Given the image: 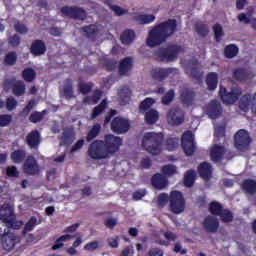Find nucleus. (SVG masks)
<instances>
[{
	"instance_id": "bb28decb",
	"label": "nucleus",
	"mask_w": 256,
	"mask_h": 256,
	"mask_svg": "<svg viewBox=\"0 0 256 256\" xmlns=\"http://www.w3.org/2000/svg\"><path fill=\"white\" fill-rule=\"evenodd\" d=\"M63 93L67 101H71V99L75 97V92L73 91V80L71 78H67L64 81Z\"/></svg>"
},
{
	"instance_id": "4d7b16f0",
	"label": "nucleus",
	"mask_w": 256,
	"mask_h": 256,
	"mask_svg": "<svg viewBox=\"0 0 256 256\" xmlns=\"http://www.w3.org/2000/svg\"><path fill=\"white\" fill-rule=\"evenodd\" d=\"M8 43L10 47H13V48L19 47L21 45V36L18 34H14L10 36L8 39Z\"/></svg>"
},
{
	"instance_id": "cd10ccee",
	"label": "nucleus",
	"mask_w": 256,
	"mask_h": 256,
	"mask_svg": "<svg viewBox=\"0 0 256 256\" xmlns=\"http://www.w3.org/2000/svg\"><path fill=\"white\" fill-rule=\"evenodd\" d=\"M253 96L251 94H245L240 98L239 108L242 111H249L250 107L254 105Z\"/></svg>"
},
{
	"instance_id": "dca6fc26",
	"label": "nucleus",
	"mask_w": 256,
	"mask_h": 256,
	"mask_svg": "<svg viewBox=\"0 0 256 256\" xmlns=\"http://www.w3.org/2000/svg\"><path fill=\"white\" fill-rule=\"evenodd\" d=\"M1 244L5 251H13L17 245V236L13 233H4L1 237Z\"/></svg>"
},
{
	"instance_id": "c756f323",
	"label": "nucleus",
	"mask_w": 256,
	"mask_h": 256,
	"mask_svg": "<svg viewBox=\"0 0 256 256\" xmlns=\"http://www.w3.org/2000/svg\"><path fill=\"white\" fill-rule=\"evenodd\" d=\"M242 189L247 195H255L256 193V180L246 179L242 183Z\"/></svg>"
},
{
	"instance_id": "603ef678",
	"label": "nucleus",
	"mask_w": 256,
	"mask_h": 256,
	"mask_svg": "<svg viewBox=\"0 0 256 256\" xmlns=\"http://www.w3.org/2000/svg\"><path fill=\"white\" fill-rule=\"evenodd\" d=\"M4 63L10 67H12V65H15V63H17V52L15 51L8 52L5 55Z\"/></svg>"
},
{
	"instance_id": "ddd939ff",
	"label": "nucleus",
	"mask_w": 256,
	"mask_h": 256,
	"mask_svg": "<svg viewBox=\"0 0 256 256\" xmlns=\"http://www.w3.org/2000/svg\"><path fill=\"white\" fill-rule=\"evenodd\" d=\"M195 91L191 88H184L180 91L179 101L184 107H191L195 103Z\"/></svg>"
},
{
	"instance_id": "5701e85b",
	"label": "nucleus",
	"mask_w": 256,
	"mask_h": 256,
	"mask_svg": "<svg viewBox=\"0 0 256 256\" xmlns=\"http://www.w3.org/2000/svg\"><path fill=\"white\" fill-rule=\"evenodd\" d=\"M198 173L202 179H211L213 175V167L209 162H202L198 166Z\"/></svg>"
},
{
	"instance_id": "2eb2a0df",
	"label": "nucleus",
	"mask_w": 256,
	"mask_h": 256,
	"mask_svg": "<svg viewBox=\"0 0 256 256\" xmlns=\"http://www.w3.org/2000/svg\"><path fill=\"white\" fill-rule=\"evenodd\" d=\"M223 113V107L217 100H211L207 105V115L210 119H219Z\"/></svg>"
},
{
	"instance_id": "09e8293b",
	"label": "nucleus",
	"mask_w": 256,
	"mask_h": 256,
	"mask_svg": "<svg viewBox=\"0 0 256 256\" xmlns=\"http://www.w3.org/2000/svg\"><path fill=\"white\" fill-rule=\"evenodd\" d=\"M78 91L82 95H88V93H91V91H93V83L92 82H89V83L79 82Z\"/></svg>"
},
{
	"instance_id": "aec40b11",
	"label": "nucleus",
	"mask_w": 256,
	"mask_h": 256,
	"mask_svg": "<svg viewBox=\"0 0 256 256\" xmlns=\"http://www.w3.org/2000/svg\"><path fill=\"white\" fill-rule=\"evenodd\" d=\"M80 31H82V33H85L86 39H89V41H92V43H95V41H97V35L99 33V27H97V25L90 24L83 26L82 28H80Z\"/></svg>"
},
{
	"instance_id": "a18cd8bd",
	"label": "nucleus",
	"mask_w": 256,
	"mask_h": 256,
	"mask_svg": "<svg viewBox=\"0 0 256 256\" xmlns=\"http://www.w3.org/2000/svg\"><path fill=\"white\" fill-rule=\"evenodd\" d=\"M37 227V217L32 216L28 220V222L25 224L24 229L22 231V235H27V233L33 231Z\"/></svg>"
},
{
	"instance_id": "680f3d73",
	"label": "nucleus",
	"mask_w": 256,
	"mask_h": 256,
	"mask_svg": "<svg viewBox=\"0 0 256 256\" xmlns=\"http://www.w3.org/2000/svg\"><path fill=\"white\" fill-rule=\"evenodd\" d=\"M214 37L217 42L221 41V37H223V26L220 24H215L213 26Z\"/></svg>"
},
{
	"instance_id": "37998d69",
	"label": "nucleus",
	"mask_w": 256,
	"mask_h": 256,
	"mask_svg": "<svg viewBox=\"0 0 256 256\" xmlns=\"http://www.w3.org/2000/svg\"><path fill=\"white\" fill-rule=\"evenodd\" d=\"M107 109V100L104 99L102 100V102L96 106L91 114V118L92 119H97V117H99V115H101V113H103L105 110Z\"/></svg>"
},
{
	"instance_id": "2f4dec72",
	"label": "nucleus",
	"mask_w": 256,
	"mask_h": 256,
	"mask_svg": "<svg viewBox=\"0 0 256 256\" xmlns=\"http://www.w3.org/2000/svg\"><path fill=\"white\" fill-rule=\"evenodd\" d=\"M103 96V92L99 89L94 90L92 96H86L83 99V103L89 105V103H93V105H97Z\"/></svg>"
},
{
	"instance_id": "58836bf2",
	"label": "nucleus",
	"mask_w": 256,
	"mask_h": 256,
	"mask_svg": "<svg viewBox=\"0 0 256 256\" xmlns=\"http://www.w3.org/2000/svg\"><path fill=\"white\" fill-rule=\"evenodd\" d=\"M11 160L16 163H23L25 161V157H27V153L25 150H15L11 153Z\"/></svg>"
},
{
	"instance_id": "e433bc0d",
	"label": "nucleus",
	"mask_w": 256,
	"mask_h": 256,
	"mask_svg": "<svg viewBox=\"0 0 256 256\" xmlns=\"http://www.w3.org/2000/svg\"><path fill=\"white\" fill-rule=\"evenodd\" d=\"M101 133V124H95L92 126V128L88 131V134L86 136L87 143H91L94 139H97L99 137V134Z\"/></svg>"
},
{
	"instance_id": "c85d7f7f",
	"label": "nucleus",
	"mask_w": 256,
	"mask_h": 256,
	"mask_svg": "<svg viewBox=\"0 0 256 256\" xmlns=\"http://www.w3.org/2000/svg\"><path fill=\"white\" fill-rule=\"evenodd\" d=\"M135 37H137V35L135 34V31L131 29L124 30L120 35V41L122 45H131V43L135 41Z\"/></svg>"
},
{
	"instance_id": "6e6552de",
	"label": "nucleus",
	"mask_w": 256,
	"mask_h": 256,
	"mask_svg": "<svg viewBox=\"0 0 256 256\" xmlns=\"http://www.w3.org/2000/svg\"><path fill=\"white\" fill-rule=\"evenodd\" d=\"M219 95L223 103L226 105H233L239 101L242 91L239 88H231V91H227V88L220 86Z\"/></svg>"
},
{
	"instance_id": "b1692460",
	"label": "nucleus",
	"mask_w": 256,
	"mask_h": 256,
	"mask_svg": "<svg viewBox=\"0 0 256 256\" xmlns=\"http://www.w3.org/2000/svg\"><path fill=\"white\" fill-rule=\"evenodd\" d=\"M179 110L177 108H170L167 112V119L171 121L172 125H181L185 122L184 116H177Z\"/></svg>"
},
{
	"instance_id": "de8ad7c7",
	"label": "nucleus",
	"mask_w": 256,
	"mask_h": 256,
	"mask_svg": "<svg viewBox=\"0 0 256 256\" xmlns=\"http://www.w3.org/2000/svg\"><path fill=\"white\" fill-rule=\"evenodd\" d=\"M73 143V132L71 130H64L61 136L60 145H71Z\"/></svg>"
},
{
	"instance_id": "5fc2aeb1",
	"label": "nucleus",
	"mask_w": 256,
	"mask_h": 256,
	"mask_svg": "<svg viewBox=\"0 0 256 256\" xmlns=\"http://www.w3.org/2000/svg\"><path fill=\"white\" fill-rule=\"evenodd\" d=\"M173 99H175V90L170 89V90L162 97V105H171V103H173Z\"/></svg>"
},
{
	"instance_id": "473e14b6",
	"label": "nucleus",
	"mask_w": 256,
	"mask_h": 256,
	"mask_svg": "<svg viewBox=\"0 0 256 256\" xmlns=\"http://www.w3.org/2000/svg\"><path fill=\"white\" fill-rule=\"evenodd\" d=\"M249 75V70L245 68H237L233 71V79L235 81H247Z\"/></svg>"
},
{
	"instance_id": "774afa93",
	"label": "nucleus",
	"mask_w": 256,
	"mask_h": 256,
	"mask_svg": "<svg viewBox=\"0 0 256 256\" xmlns=\"http://www.w3.org/2000/svg\"><path fill=\"white\" fill-rule=\"evenodd\" d=\"M165 252L161 248H151L148 251V256H163Z\"/></svg>"
},
{
	"instance_id": "79ce46f5",
	"label": "nucleus",
	"mask_w": 256,
	"mask_h": 256,
	"mask_svg": "<svg viewBox=\"0 0 256 256\" xmlns=\"http://www.w3.org/2000/svg\"><path fill=\"white\" fill-rule=\"evenodd\" d=\"M73 235L71 234H66V235H62L60 236L58 239H56L55 244L52 246V251H57V249H61V247H63V242L65 241H70V239H73Z\"/></svg>"
},
{
	"instance_id": "39448f33",
	"label": "nucleus",
	"mask_w": 256,
	"mask_h": 256,
	"mask_svg": "<svg viewBox=\"0 0 256 256\" xmlns=\"http://www.w3.org/2000/svg\"><path fill=\"white\" fill-rule=\"evenodd\" d=\"M0 211H5V214H0V219L6 224L8 229H21L22 225H25L23 221H17L15 210L9 204L1 206Z\"/></svg>"
},
{
	"instance_id": "a211bd4d",
	"label": "nucleus",
	"mask_w": 256,
	"mask_h": 256,
	"mask_svg": "<svg viewBox=\"0 0 256 256\" xmlns=\"http://www.w3.org/2000/svg\"><path fill=\"white\" fill-rule=\"evenodd\" d=\"M30 53L34 55V57H41V55L47 53V45H45L43 40L36 39L30 45Z\"/></svg>"
},
{
	"instance_id": "7c9ffc66",
	"label": "nucleus",
	"mask_w": 256,
	"mask_h": 256,
	"mask_svg": "<svg viewBox=\"0 0 256 256\" xmlns=\"http://www.w3.org/2000/svg\"><path fill=\"white\" fill-rule=\"evenodd\" d=\"M118 97L121 105H127L131 101V89L122 87L118 90Z\"/></svg>"
},
{
	"instance_id": "423d86ee",
	"label": "nucleus",
	"mask_w": 256,
	"mask_h": 256,
	"mask_svg": "<svg viewBox=\"0 0 256 256\" xmlns=\"http://www.w3.org/2000/svg\"><path fill=\"white\" fill-rule=\"evenodd\" d=\"M186 205L185 197H183V193H181V191L173 190L170 192L169 207L171 213H174V215H180V213L185 211Z\"/></svg>"
},
{
	"instance_id": "4c0bfd02",
	"label": "nucleus",
	"mask_w": 256,
	"mask_h": 256,
	"mask_svg": "<svg viewBox=\"0 0 256 256\" xmlns=\"http://www.w3.org/2000/svg\"><path fill=\"white\" fill-rule=\"evenodd\" d=\"M22 78L26 83H33V80L37 79V72L33 68H25L22 71Z\"/></svg>"
},
{
	"instance_id": "72a5a7b5",
	"label": "nucleus",
	"mask_w": 256,
	"mask_h": 256,
	"mask_svg": "<svg viewBox=\"0 0 256 256\" xmlns=\"http://www.w3.org/2000/svg\"><path fill=\"white\" fill-rule=\"evenodd\" d=\"M25 82L18 80L12 85V93L15 97H23L25 95Z\"/></svg>"
},
{
	"instance_id": "a19ab883",
	"label": "nucleus",
	"mask_w": 256,
	"mask_h": 256,
	"mask_svg": "<svg viewBox=\"0 0 256 256\" xmlns=\"http://www.w3.org/2000/svg\"><path fill=\"white\" fill-rule=\"evenodd\" d=\"M45 115H47V110H42L41 112L34 111L29 116V121H30V123H41V121H43V119H45Z\"/></svg>"
},
{
	"instance_id": "f8f14e48",
	"label": "nucleus",
	"mask_w": 256,
	"mask_h": 256,
	"mask_svg": "<svg viewBox=\"0 0 256 256\" xmlns=\"http://www.w3.org/2000/svg\"><path fill=\"white\" fill-rule=\"evenodd\" d=\"M23 171L26 175H39V163H37V159L33 155H29L24 164Z\"/></svg>"
},
{
	"instance_id": "bf43d9fd",
	"label": "nucleus",
	"mask_w": 256,
	"mask_h": 256,
	"mask_svg": "<svg viewBox=\"0 0 256 256\" xmlns=\"http://www.w3.org/2000/svg\"><path fill=\"white\" fill-rule=\"evenodd\" d=\"M139 21L142 25H149V23H153L155 21V15L153 14H144L139 16Z\"/></svg>"
},
{
	"instance_id": "f257e3e1",
	"label": "nucleus",
	"mask_w": 256,
	"mask_h": 256,
	"mask_svg": "<svg viewBox=\"0 0 256 256\" xmlns=\"http://www.w3.org/2000/svg\"><path fill=\"white\" fill-rule=\"evenodd\" d=\"M123 145V138L113 134H106L104 140H94L88 147L90 159L100 161L101 159H111Z\"/></svg>"
},
{
	"instance_id": "3c124183",
	"label": "nucleus",
	"mask_w": 256,
	"mask_h": 256,
	"mask_svg": "<svg viewBox=\"0 0 256 256\" xmlns=\"http://www.w3.org/2000/svg\"><path fill=\"white\" fill-rule=\"evenodd\" d=\"M161 171L166 177H173L177 173V166L167 164L162 167Z\"/></svg>"
},
{
	"instance_id": "f03ea898",
	"label": "nucleus",
	"mask_w": 256,
	"mask_h": 256,
	"mask_svg": "<svg viewBox=\"0 0 256 256\" xmlns=\"http://www.w3.org/2000/svg\"><path fill=\"white\" fill-rule=\"evenodd\" d=\"M177 33V20L168 19L155 25L148 33L146 45L148 47H159L163 45L169 37H173Z\"/></svg>"
},
{
	"instance_id": "864d4df0",
	"label": "nucleus",
	"mask_w": 256,
	"mask_h": 256,
	"mask_svg": "<svg viewBox=\"0 0 256 256\" xmlns=\"http://www.w3.org/2000/svg\"><path fill=\"white\" fill-rule=\"evenodd\" d=\"M155 103V99L153 98H146L144 99L140 105L139 110L143 113L145 111H149L151 109V106Z\"/></svg>"
},
{
	"instance_id": "4468645a",
	"label": "nucleus",
	"mask_w": 256,
	"mask_h": 256,
	"mask_svg": "<svg viewBox=\"0 0 256 256\" xmlns=\"http://www.w3.org/2000/svg\"><path fill=\"white\" fill-rule=\"evenodd\" d=\"M178 71L177 68H155L152 70V77L156 81H165L169 75H175Z\"/></svg>"
},
{
	"instance_id": "f3484780",
	"label": "nucleus",
	"mask_w": 256,
	"mask_h": 256,
	"mask_svg": "<svg viewBox=\"0 0 256 256\" xmlns=\"http://www.w3.org/2000/svg\"><path fill=\"white\" fill-rule=\"evenodd\" d=\"M225 146L215 144L210 150V159L213 163H221L225 157Z\"/></svg>"
},
{
	"instance_id": "c9c22d12",
	"label": "nucleus",
	"mask_w": 256,
	"mask_h": 256,
	"mask_svg": "<svg viewBox=\"0 0 256 256\" xmlns=\"http://www.w3.org/2000/svg\"><path fill=\"white\" fill-rule=\"evenodd\" d=\"M224 55L226 59H233L239 55V47L235 44H229L224 48Z\"/></svg>"
},
{
	"instance_id": "9b49d317",
	"label": "nucleus",
	"mask_w": 256,
	"mask_h": 256,
	"mask_svg": "<svg viewBox=\"0 0 256 256\" xmlns=\"http://www.w3.org/2000/svg\"><path fill=\"white\" fill-rule=\"evenodd\" d=\"M129 129H131V124L129 120L125 118L117 116L111 122V130L117 135H123V133H127Z\"/></svg>"
},
{
	"instance_id": "49530a36",
	"label": "nucleus",
	"mask_w": 256,
	"mask_h": 256,
	"mask_svg": "<svg viewBox=\"0 0 256 256\" xmlns=\"http://www.w3.org/2000/svg\"><path fill=\"white\" fill-rule=\"evenodd\" d=\"M195 184V171L188 170L184 176V185L185 187H193Z\"/></svg>"
},
{
	"instance_id": "393cba45",
	"label": "nucleus",
	"mask_w": 256,
	"mask_h": 256,
	"mask_svg": "<svg viewBox=\"0 0 256 256\" xmlns=\"http://www.w3.org/2000/svg\"><path fill=\"white\" fill-rule=\"evenodd\" d=\"M133 69V58L126 57L120 61L118 72L119 75H126Z\"/></svg>"
},
{
	"instance_id": "69168bd1",
	"label": "nucleus",
	"mask_w": 256,
	"mask_h": 256,
	"mask_svg": "<svg viewBox=\"0 0 256 256\" xmlns=\"http://www.w3.org/2000/svg\"><path fill=\"white\" fill-rule=\"evenodd\" d=\"M97 249H99V241H97V240L88 242L84 246V251H97Z\"/></svg>"
},
{
	"instance_id": "e2e57ef3",
	"label": "nucleus",
	"mask_w": 256,
	"mask_h": 256,
	"mask_svg": "<svg viewBox=\"0 0 256 256\" xmlns=\"http://www.w3.org/2000/svg\"><path fill=\"white\" fill-rule=\"evenodd\" d=\"M17 108V100L13 96H9L6 99V109L7 111H13Z\"/></svg>"
},
{
	"instance_id": "4be33fe9",
	"label": "nucleus",
	"mask_w": 256,
	"mask_h": 256,
	"mask_svg": "<svg viewBox=\"0 0 256 256\" xmlns=\"http://www.w3.org/2000/svg\"><path fill=\"white\" fill-rule=\"evenodd\" d=\"M203 227L207 233H217L219 220L213 216H208L204 219Z\"/></svg>"
},
{
	"instance_id": "0eeeda50",
	"label": "nucleus",
	"mask_w": 256,
	"mask_h": 256,
	"mask_svg": "<svg viewBox=\"0 0 256 256\" xmlns=\"http://www.w3.org/2000/svg\"><path fill=\"white\" fill-rule=\"evenodd\" d=\"M60 12L64 17H69L75 21H85L87 19V10L78 6H63Z\"/></svg>"
},
{
	"instance_id": "0e129e2a",
	"label": "nucleus",
	"mask_w": 256,
	"mask_h": 256,
	"mask_svg": "<svg viewBox=\"0 0 256 256\" xmlns=\"http://www.w3.org/2000/svg\"><path fill=\"white\" fill-rule=\"evenodd\" d=\"M196 32L201 37H207V35H209V28H207L205 24H199L196 26Z\"/></svg>"
},
{
	"instance_id": "8fccbe9b",
	"label": "nucleus",
	"mask_w": 256,
	"mask_h": 256,
	"mask_svg": "<svg viewBox=\"0 0 256 256\" xmlns=\"http://www.w3.org/2000/svg\"><path fill=\"white\" fill-rule=\"evenodd\" d=\"M223 223H231L234 219L233 212L229 209H223L219 216Z\"/></svg>"
},
{
	"instance_id": "c03bdc74",
	"label": "nucleus",
	"mask_w": 256,
	"mask_h": 256,
	"mask_svg": "<svg viewBox=\"0 0 256 256\" xmlns=\"http://www.w3.org/2000/svg\"><path fill=\"white\" fill-rule=\"evenodd\" d=\"M209 212L211 215H216L219 217L221 215V212L223 211V205L217 201H212L209 203Z\"/></svg>"
},
{
	"instance_id": "f704fd0d",
	"label": "nucleus",
	"mask_w": 256,
	"mask_h": 256,
	"mask_svg": "<svg viewBox=\"0 0 256 256\" xmlns=\"http://www.w3.org/2000/svg\"><path fill=\"white\" fill-rule=\"evenodd\" d=\"M159 121V112L155 109H150L145 113V122L147 125H155Z\"/></svg>"
},
{
	"instance_id": "052dcab7",
	"label": "nucleus",
	"mask_w": 256,
	"mask_h": 256,
	"mask_svg": "<svg viewBox=\"0 0 256 256\" xmlns=\"http://www.w3.org/2000/svg\"><path fill=\"white\" fill-rule=\"evenodd\" d=\"M171 201V194L161 193L158 195V204L162 207L170 203Z\"/></svg>"
},
{
	"instance_id": "13d9d810",
	"label": "nucleus",
	"mask_w": 256,
	"mask_h": 256,
	"mask_svg": "<svg viewBox=\"0 0 256 256\" xmlns=\"http://www.w3.org/2000/svg\"><path fill=\"white\" fill-rule=\"evenodd\" d=\"M13 121V116L10 114H1L0 115V127H7Z\"/></svg>"
},
{
	"instance_id": "412c9836",
	"label": "nucleus",
	"mask_w": 256,
	"mask_h": 256,
	"mask_svg": "<svg viewBox=\"0 0 256 256\" xmlns=\"http://www.w3.org/2000/svg\"><path fill=\"white\" fill-rule=\"evenodd\" d=\"M151 183L154 189L161 191L167 187L169 181L167 180V177L163 176V174L156 173L152 176Z\"/></svg>"
},
{
	"instance_id": "ea45409f",
	"label": "nucleus",
	"mask_w": 256,
	"mask_h": 256,
	"mask_svg": "<svg viewBox=\"0 0 256 256\" xmlns=\"http://www.w3.org/2000/svg\"><path fill=\"white\" fill-rule=\"evenodd\" d=\"M193 67L190 69V76L192 79H196V81H201V77H203V74L198 69L199 61L198 60H192Z\"/></svg>"
},
{
	"instance_id": "6e6d98bb",
	"label": "nucleus",
	"mask_w": 256,
	"mask_h": 256,
	"mask_svg": "<svg viewBox=\"0 0 256 256\" xmlns=\"http://www.w3.org/2000/svg\"><path fill=\"white\" fill-rule=\"evenodd\" d=\"M178 146H179V139L173 138V137H169L166 139V147L168 151H175V149H177Z\"/></svg>"
},
{
	"instance_id": "a878e982",
	"label": "nucleus",
	"mask_w": 256,
	"mask_h": 256,
	"mask_svg": "<svg viewBox=\"0 0 256 256\" xmlns=\"http://www.w3.org/2000/svg\"><path fill=\"white\" fill-rule=\"evenodd\" d=\"M217 83H219V75L217 72H210L206 76V85L208 91H215L217 89Z\"/></svg>"
},
{
	"instance_id": "20e7f679",
	"label": "nucleus",
	"mask_w": 256,
	"mask_h": 256,
	"mask_svg": "<svg viewBox=\"0 0 256 256\" xmlns=\"http://www.w3.org/2000/svg\"><path fill=\"white\" fill-rule=\"evenodd\" d=\"M179 53H183V47L177 44H170L166 47H160L156 50L155 56L160 61L171 63L179 57Z\"/></svg>"
},
{
	"instance_id": "7ed1b4c3",
	"label": "nucleus",
	"mask_w": 256,
	"mask_h": 256,
	"mask_svg": "<svg viewBox=\"0 0 256 256\" xmlns=\"http://www.w3.org/2000/svg\"><path fill=\"white\" fill-rule=\"evenodd\" d=\"M165 136L159 132H147L142 138V147L150 155H160Z\"/></svg>"
},
{
	"instance_id": "338daca9",
	"label": "nucleus",
	"mask_w": 256,
	"mask_h": 256,
	"mask_svg": "<svg viewBox=\"0 0 256 256\" xmlns=\"http://www.w3.org/2000/svg\"><path fill=\"white\" fill-rule=\"evenodd\" d=\"M6 175L8 177H19V171L17 170V167H15V166H8L6 168Z\"/></svg>"
},
{
	"instance_id": "9d476101",
	"label": "nucleus",
	"mask_w": 256,
	"mask_h": 256,
	"mask_svg": "<svg viewBox=\"0 0 256 256\" xmlns=\"http://www.w3.org/2000/svg\"><path fill=\"white\" fill-rule=\"evenodd\" d=\"M181 143L185 155L191 157L193 153H195V149H197L195 146V135L191 130H187L183 133Z\"/></svg>"
},
{
	"instance_id": "6ab92c4d",
	"label": "nucleus",
	"mask_w": 256,
	"mask_h": 256,
	"mask_svg": "<svg viewBox=\"0 0 256 256\" xmlns=\"http://www.w3.org/2000/svg\"><path fill=\"white\" fill-rule=\"evenodd\" d=\"M26 143L30 149H37L41 145V133H39V130H32L28 133Z\"/></svg>"
},
{
	"instance_id": "1a4fd4ad",
	"label": "nucleus",
	"mask_w": 256,
	"mask_h": 256,
	"mask_svg": "<svg viewBox=\"0 0 256 256\" xmlns=\"http://www.w3.org/2000/svg\"><path fill=\"white\" fill-rule=\"evenodd\" d=\"M251 145V136L249 132L245 129H240L234 135V146L238 151H247Z\"/></svg>"
}]
</instances>
